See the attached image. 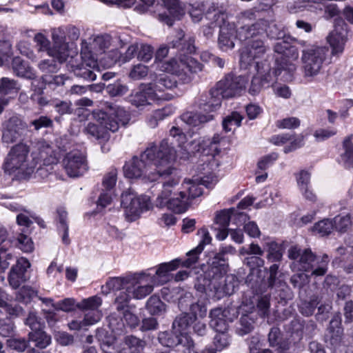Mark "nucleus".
<instances>
[{"mask_svg": "<svg viewBox=\"0 0 353 353\" xmlns=\"http://www.w3.org/2000/svg\"><path fill=\"white\" fill-rule=\"evenodd\" d=\"M29 340L35 343V345L40 348H46L51 343V337L43 330L32 331L28 334Z\"/></svg>", "mask_w": 353, "mask_h": 353, "instance_id": "obj_36", "label": "nucleus"}, {"mask_svg": "<svg viewBox=\"0 0 353 353\" xmlns=\"http://www.w3.org/2000/svg\"><path fill=\"white\" fill-rule=\"evenodd\" d=\"M151 101H156V100L151 92L150 85L147 84H141L139 90L130 97L131 103L137 107L150 104Z\"/></svg>", "mask_w": 353, "mask_h": 353, "instance_id": "obj_29", "label": "nucleus"}, {"mask_svg": "<svg viewBox=\"0 0 353 353\" xmlns=\"http://www.w3.org/2000/svg\"><path fill=\"white\" fill-rule=\"evenodd\" d=\"M244 88V79L242 77L228 74L209 92L200 95L197 101L198 106L205 112H214L221 106V99L239 96Z\"/></svg>", "mask_w": 353, "mask_h": 353, "instance_id": "obj_2", "label": "nucleus"}, {"mask_svg": "<svg viewBox=\"0 0 353 353\" xmlns=\"http://www.w3.org/2000/svg\"><path fill=\"white\" fill-rule=\"evenodd\" d=\"M17 241L20 249L24 252H31L33 250V242L28 236L23 233H20L17 237Z\"/></svg>", "mask_w": 353, "mask_h": 353, "instance_id": "obj_62", "label": "nucleus"}, {"mask_svg": "<svg viewBox=\"0 0 353 353\" xmlns=\"http://www.w3.org/2000/svg\"><path fill=\"white\" fill-rule=\"evenodd\" d=\"M236 214H237V212L234 208L221 210L216 214L215 223L221 228H228L230 221Z\"/></svg>", "mask_w": 353, "mask_h": 353, "instance_id": "obj_43", "label": "nucleus"}, {"mask_svg": "<svg viewBox=\"0 0 353 353\" xmlns=\"http://www.w3.org/2000/svg\"><path fill=\"white\" fill-rule=\"evenodd\" d=\"M243 117L238 112H232L230 115L227 116L223 121V129L225 132L232 130V127H239Z\"/></svg>", "mask_w": 353, "mask_h": 353, "instance_id": "obj_41", "label": "nucleus"}, {"mask_svg": "<svg viewBox=\"0 0 353 353\" xmlns=\"http://www.w3.org/2000/svg\"><path fill=\"white\" fill-rule=\"evenodd\" d=\"M153 48L147 44H141L139 46V50L137 51L138 59L148 62L150 61L153 56Z\"/></svg>", "mask_w": 353, "mask_h": 353, "instance_id": "obj_61", "label": "nucleus"}, {"mask_svg": "<svg viewBox=\"0 0 353 353\" xmlns=\"http://www.w3.org/2000/svg\"><path fill=\"white\" fill-rule=\"evenodd\" d=\"M124 344L130 353H141L145 346V342L134 336H127L124 339Z\"/></svg>", "mask_w": 353, "mask_h": 353, "instance_id": "obj_39", "label": "nucleus"}, {"mask_svg": "<svg viewBox=\"0 0 353 353\" xmlns=\"http://www.w3.org/2000/svg\"><path fill=\"white\" fill-rule=\"evenodd\" d=\"M194 37H188L187 39L185 37V33L182 30H177L174 37H170V41L168 43L169 47L172 48H177L185 54H192L196 50L194 46Z\"/></svg>", "mask_w": 353, "mask_h": 353, "instance_id": "obj_21", "label": "nucleus"}, {"mask_svg": "<svg viewBox=\"0 0 353 353\" xmlns=\"http://www.w3.org/2000/svg\"><path fill=\"white\" fill-rule=\"evenodd\" d=\"M198 234L201 235V240L196 248L192 250L187 254L188 258L183 260L182 265L183 267L191 268L194 266L199 260V255L203 250L204 246L211 243L212 237L206 228H201L198 230Z\"/></svg>", "mask_w": 353, "mask_h": 353, "instance_id": "obj_19", "label": "nucleus"}, {"mask_svg": "<svg viewBox=\"0 0 353 353\" xmlns=\"http://www.w3.org/2000/svg\"><path fill=\"white\" fill-rule=\"evenodd\" d=\"M131 119L130 114L124 108L107 103L105 110L97 114L98 123H89L85 132L97 139H106L108 132H117L120 127H125Z\"/></svg>", "mask_w": 353, "mask_h": 353, "instance_id": "obj_3", "label": "nucleus"}, {"mask_svg": "<svg viewBox=\"0 0 353 353\" xmlns=\"http://www.w3.org/2000/svg\"><path fill=\"white\" fill-rule=\"evenodd\" d=\"M11 66L13 72L18 77L33 79L36 75L28 63L19 57L13 58Z\"/></svg>", "mask_w": 353, "mask_h": 353, "instance_id": "obj_30", "label": "nucleus"}, {"mask_svg": "<svg viewBox=\"0 0 353 353\" xmlns=\"http://www.w3.org/2000/svg\"><path fill=\"white\" fill-rule=\"evenodd\" d=\"M263 26H265L263 19H259L252 25L241 26L236 30V37L239 40L244 41L255 40L256 37L263 34Z\"/></svg>", "mask_w": 353, "mask_h": 353, "instance_id": "obj_24", "label": "nucleus"}, {"mask_svg": "<svg viewBox=\"0 0 353 353\" xmlns=\"http://www.w3.org/2000/svg\"><path fill=\"white\" fill-rule=\"evenodd\" d=\"M352 136H349L343 141V146L345 152L342 154V159L347 168L353 167V143Z\"/></svg>", "mask_w": 353, "mask_h": 353, "instance_id": "obj_42", "label": "nucleus"}, {"mask_svg": "<svg viewBox=\"0 0 353 353\" xmlns=\"http://www.w3.org/2000/svg\"><path fill=\"white\" fill-rule=\"evenodd\" d=\"M52 38L53 46L50 48V41L42 33H37L34 37V41L36 43L38 50L47 52L51 57L57 58L60 63L68 60L70 56L68 44L65 41L62 36H59L56 32H52Z\"/></svg>", "mask_w": 353, "mask_h": 353, "instance_id": "obj_8", "label": "nucleus"}, {"mask_svg": "<svg viewBox=\"0 0 353 353\" xmlns=\"http://www.w3.org/2000/svg\"><path fill=\"white\" fill-rule=\"evenodd\" d=\"M263 22L265 23V26H263V34L265 33L268 37L279 39L283 37V32L274 21L263 19Z\"/></svg>", "mask_w": 353, "mask_h": 353, "instance_id": "obj_38", "label": "nucleus"}, {"mask_svg": "<svg viewBox=\"0 0 353 353\" xmlns=\"http://www.w3.org/2000/svg\"><path fill=\"white\" fill-rule=\"evenodd\" d=\"M301 121L296 117H287L276 121V126L280 129H295L300 126Z\"/></svg>", "mask_w": 353, "mask_h": 353, "instance_id": "obj_53", "label": "nucleus"}, {"mask_svg": "<svg viewBox=\"0 0 353 353\" xmlns=\"http://www.w3.org/2000/svg\"><path fill=\"white\" fill-rule=\"evenodd\" d=\"M26 125L17 117H11L6 123L2 139L6 143H13L19 139Z\"/></svg>", "mask_w": 353, "mask_h": 353, "instance_id": "obj_18", "label": "nucleus"}, {"mask_svg": "<svg viewBox=\"0 0 353 353\" xmlns=\"http://www.w3.org/2000/svg\"><path fill=\"white\" fill-rule=\"evenodd\" d=\"M69 57H70V59L68 61V67L74 72L76 76L88 81H94L96 79V74L93 72V70L97 68L96 60L94 59L83 60L79 63V58L81 57L77 54L72 55L70 53Z\"/></svg>", "mask_w": 353, "mask_h": 353, "instance_id": "obj_13", "label": "nucleus"}, {"mask_svg": "<svg viewBox=\"0 0 353 353\" xmlns=\"http://www.w3.org/2000/svg\"><path fill=\"white\" fill-rule=\"evenodd\" d=\"M244 263L250 268L251 274L248 276V279L252 280L250 278L252 274L254 273L259 274L260 272L259 268L263 265L264 261L259 256H251L245 259Z\"/></svg>", "mask_w": 353, "mask_h": 353, "instance_id": "obj_47", "label": "nucleus"}, {"mask_svg": "<svg viewBox=\"0 0 353 353\" xmlns=\"http://www.w3.org/2000/svg\"><path fill=\"white\" fill-rule=\"evenodd\" d=\"M8 346L19 352L24 351L28 345V341L23 338H12L7 341Z\"/></svg>", "mask_w": 353, "mask_h": 353, "instance_id": "obj_64", "label": "nucleus"}, {"mask_svg": "<svg viewBox=\"0 0 353 353\" xmlns=\"http://www.w3.org/2000/svg\"><path fill=\"white\" fill-rule=\"evenodd\" d=\"M165 180L163 182V190L157 198L156 205L159 208L167 207L168 209L176 214L185 212L191 204L186 192L181 191L174 197L170 198L172 194L170 188L178 184L180 180L179 176L176 174V170Z\"/></svg>", "mask_w": 353, "mask_h": 353, "instance_id": "obj_6", "label": "nucleus"}, {"mask_svg": "<svg viewBox=\"0 0 353 353\" xmlns=\"http://www.w3.org/2000/svg\"><path fill=\"white\" fill-rule=\"evenodd\" d=\"M117 180V170L112 168L107 172L103 179L102 185L106 190H112L116 185Z\"/></svg>", "mask_w": 353, "mask_h": 353, "instance_id": "obj_55", "label": "nucleus"}, {"mask_svg": "<svg viewBox=\"0 0 353 353\" xmlns=\"http://www.w3.org/2000/svg\"><path fill=\"white\" fill-rule=\"evenodd\" d=\"M288 257L294 260L291 265L294 271L311 272L315 276H323L327 271L330 259L327 254L316 256L310 249L294 246L288 250Z\"/></svg>", "mask_w": 353, "mask_h": 353, "instance_id": "obj_4", "label": "nucleus"}, {"mask_svg": "<svg viewBox=\"0 0 353 353\" xmlns=\"http://www.w3.org/2000/svg\"><path fill=\"white\" fill-rule=\"evenodd\" d=\"M176 159V150L167 140H163L159 145L150 143L140 158L134 157L125 163L124 175L129 179H137L145 174L150 181L159 178L166 179L176 171L174 167Z\"/></svg>", "mask_w": 353, "mask_h": 353, "instance_id": "obj_1", "label": "nucleus"}, {"mask_svg": "<svg viewBox=\"0 0 353 353\" xmlns=\"http://www.w3.org/2000/svg\"><path fill=\"white\" fill-rule=\"evenodd\" d=\"M299 58V52L295 46L290 45L287 52L285 53L283 57H281V60L279 58L276 59V63L283 70L292 73L296 70V64L294 63L297 61Z\"/></svg>", "mask_w": 353, "mask_h": 353, "instance_id": "obj_28", "label": "nucleus"}, {"mask_svg": "<svg viewBox=\"0 0 353 353\" xmlns=\"http://www.w3.org/2000/svg\"><path fill=\"white\" fill-rule=\"evenodd\" d=\"M146 308L152 315H160L165 311V304L157 296L150 297L146 303Z\"/></svg>", "mask_w": 353, "mask_h": 353, "instance_id": "obj_37", "label": "nucleus"}, {"mask_svg": "<svg viewBox=\"0 0 353 353\" xmlns=\"http://www.w3.org/2000/svg\"><path fill=\"white\" fill-rule=\"evenodd\" d=\"M30 157L35 163V168L39 163H57L59 156L52 146L43 139L32 143Z\"/></svg>", "mask_w": 353, "mask_h": 353, "instance_id": "obj_11", "label": "nucleus"}, {"mask_svg": "<svg viewBox=\"0 0 353 353\" xmlns=\"http://www.w3.org/2000/svg\"><path fill=\"white\" fill-rule=\"evenodd\" d=\"M341 321L339 315L333 316L327 329L328 333L326 335L325 342L336 351L341 345L343 328L341 326Z\"/></svg>", "mask_w": 353, "mask_h": 353, "instance_id": "obj_20", "label": "nucleus"}, {"mask_svg": "<svg viewBox=\"0 0 353 353\" xmlns=\"http://www.w3.org/2000/svg\"><path fill=\"white\" fill-rule=\"evenodd\" d=\"M256 64L257 68V74L252 78L250 88V92L252 94H256V93L259 92L263 88H265V85H263V82H261V78L260 77L259 61H256Z\"/></svg>", "mask_w": 353, "mask_h": 353, "instance_id": "obj_56", "label": "nucleus"}, {"mask_svg": "<svg viewBox=\"0 0 353 353\" xmlns=\"http://www.w3.org/2000/svg\"><path fill=\"white\" fill-rule=\"evenodd\" d=\"M30 266V263L26 259L22 257L17 260L16 265L11 268L8 276V282L12 288H18L21 283L28 280L26 273Z\"/></svg>", "mask_w": 353, "mask_h": 353, "instance_id": "obj_17", "label": "nucleus"}, {"mask_svg": "<svg viewBox=\"0 0 353 353\" xmlns=\"http://www.w3.org/2000/svg\"><path fill=\"white\" fill-rule=\"evenodd\" d=\"M31 149L26 143L21 142L13 145L3 163L6 172L10 174L18 171L19 173L30 175L34 172L35 163L30 159Z\"/></svg>", "mask_w": 353, "mask_h": 353, "instance_id": "obj_7", "label": "nucleus"}, {"mask_svg": "<svg viewBox=\"0 0 353 353\" xmlns=\"http://www.w3.org/2000/svg\"><path fill=\"white\" fill-rule=\"evenodd\" d=\"M102 303V300L99 296H93L82 300L78 303V307L84 311H95L99 310V307Z\"/></svg>", "mask_w": 353, "mask_h": 353, "instance_id": "obj_44", "label": "nucleus"}, {"mask_svg": "<svg viewBox=\"0 0 353 353\" xmlns=\"http://www.w3.org/2000/svg\"><path fill=\"white\" fill-rule=\"evenodd\" d=\"M236 34L234 25L232 23H223L220 28L219 45L224 50L232 48L234 46V39Z\"/></svg>", "mask_w": 353, "mask_h": 353, "instance_id": "obj_25", "label": "nucleus"}, {"mask_svg": "<svg viewBox=\"0 0 353 353\" xmlns=\"http://www.w3.org/2000/svg\"><path fill=\"white\" fill-rule=\"evenodd\" d=\"M297 185L299 189L311 185V173L305 170H301L295 174Z\"/></svg>", "mask_w": 353, "mask_h": 353, "instance_id": "obj_59", "label": "nucleus"}, {"mask_svg": "<svg viewBox=\"0 0 353 353\" xmlns=\"http://www.w3.org/2000/svg\"><path fill=\"white\" fill-rule=\"evenodd\" d=\"M268 47L261 39H256L251 41V43L241 53V61L245 64L250 65L253 61L263 58Z\"/></svg>", "mask_w": 353, "mask_h": 353, "instance_id": "obj_16", "label": "nucleus"}, {"mask_svg": "<svg viewBox=\"0 0 353 353\" xmlns=\"http://www.w3.org/2000/svg\"><path fill=\"white\" fill-rule=\"evenodd\" d=\"M334 228L333 221L330 219L322 220L315 224L314 227V231L320 234L321 236H325L330 234Z\"/></svg>", "mask_w": 353, "mask_h": 353, "instance_id": "obj_52", "label": "nucleus"}, {"mask_svg": "<svg viewBox=\"0 0 353 353\" xmlns=\"http://www.w3.org/2000/svg\"><path fill=\"white\" fill-rule=\"evenodd\" d=\"M270 291L268 293L264 294H261L258 297L256 309L259 314L261 317L268 316L270 314V297L272 294H274L278 290H269Z\"/></svg>", "mask_w": 353, "mask_h": 353, "instance_id": "obj_34", "label": "nucleus"}, {"mask_svg": "<svg viewBox=\"0 0 353 353\" xmlns=\"http://www.w3.org/2000/svg\"><path fill=\"white\" fill-rule=\"evenodd\" d=\"M254 321L248 315L241 317L240 327H238V332L241 335H245L250 333L254 328Z\"/></svg>", "mask_w": 353, "mask_h": 353, "instance_id": "obj_58", "label": "nucleus"}, {"mask_svg": "<svg viewBox=\"0 0 353 353\" xmlns=\"http://www.w3.org/2000/svg\"><path fill=\"white\" fill-rule=\"evenodd\" d=\"M37 290L32 287L23 285L17 292L16 298L19 301L28 303L33 297L37 296Z\"/></svg>", "mask_w": 353, "mask_h": 353, "instance_id": "obj_49", "label": "nucleus"}, {"mask_svg": "<svg viewBox=\"0 0 353 353\" xmlns=\"http://www.w3.org/2000/svg\"><path fill=\"white\" fill-rule=\"evenodd\" d=\"M133 298L131 293L128 292L126 290H123L117 295L115 300V304L117 305V310L121 311L128 307L129 301Z\"/></svg>", "mask_w": 353, "mask_h": 353, "instance_id": "obj_51", "label": "nucleus"}, {"mask_svg": "<svg viewBox=\"0 0 353 353\" xmlns=\"http://www.w3.org/2000/svg\"><path fill=\"white\" fill-rule=\"evenodd\" d=\"M12 55V44L6 40L0 41V66Z\"/></svg>", "mask_w": 353, "mask_h": 353, "instance_id": "obj_57", "label": "nucleus"}, {"mask_svg": "<svg viewBox=\"0 0 353 353\" xmlns=\"http://www.w3.org/2000/svg\"><path fill=\"white\" fill-rule=\"evenodd\" d=\"M210 316L211 318L210 325L217 333H223L228 330V324L223 318L221 309L216 308L212 310Z\"/></svg>", "mask_w": 353, "mask_h": 353, "instance_id": "obj_31", "label": "nucleus"}, {"mask_svg": "<svg viewBox=\"0 0 353 353\" xmlns=\"http://www.w3.org/2000/svg\"><path fill=\"white\" fill-rule=\"evenodd\" d=\"M147 85H150L151 92L156 101H169L173 98V95L166 92L168 89L157 79L153 83H148Z\"/></svg>", "mask_w": 353, "mask_h": 353, "instance_id": "obj_33", "label": "nucleus"}, {"mask_svg": "<svg viewBox=\"0 0 353 353\" xmlns=\"http://www.w3.org/2000/svg\"><path fill=\"white\" fill-rule=\"evenodd\" d=\"M191 318L188 315L185 314L176 318L172 323L173 328L176 332L181 333L189 325ZM161 342L165 346L173 347L177 345H183L186 347L187 353H197L194 351V344L192 339L188 335L181 334L176 336L168 333H163L159 337Z\"/></svg>", "mask_w": 353, "mask_h": 353, "instance_id": "obj_9", "label": "nucleus"}, {"mask_svg": "<svg viewBox=\"0 0 353 353\" xmlns=\"http://www.w3.org/2000/svg\"><path fill=\"white\" fill-rule=\"evenodd\" d=\"M226 253V248H223L209 259V271L212 274L213 278L222 277L227 272L228 264L225 258Z\"/></svg>", "mask_w": 353, "mask_h": 353, "instance_id": "obj_23", "label": "nucleus"}, {"mask_svg": "<svg viewBox=\"0 0 353 353\" xmlns=\"http://www.w3.org/2000/svg\"><path fill=\"white\" fill-rule=\"evenodd\" d=\"M346 24L342 19L336 20L334 29L327 37L332 52L336 55L343 52L346 42Z\"/></svg>", "mask_w": 353, "mask_h": 353, "instance_id": "obj_15", "label": "nucleus"}, {"mask_svg": "<svg viewBox=\"0 0 353 353\" xmlns=\"http://www.w3.org/2000/svg\"><path fill=\"white\" fill-rule=\"evenodd\" d=\"M183 188L187 194V197L192 202V201L200 196L203 194L202 188L200 187L201 184L199 183L198 179L196 181L191 179H185L183 184Z\"/></svg>", "mask_w": 353, "mask_h": 353, "instance_id": "obj_35", "label": "nucleus"}, {"mask_svg": "<svg viewBox=\"0 0 353 353\" xmlns=\"http://www.w3.org/2000/svg\"><path fill=\"white\" fill-rule=\"evenodd\" d=\"M59 64H61L57 58L44 59L39 62L38 67L43 72H56L59 70Z\"/></svg>", "mask_w": 353, "mask_h": 353, "instance_id": "obj_50", "label": "nucleus"}, {"mask_svg": "<svg viewBox=\"0 0 353 353\" xmlns=\"http://www.w3.org/2000/svg\"><path fill=\"white\" fill-rule=\"evenodd\" d=\"M57 163H39L35 168L36 176L41 179L46 178L50 174H51L54 169V165Z\"/></svg>", "mask_w": 353, "mask_h": 353, "instance_id": "obj_60", "label": "nucleus"}, {"mask_svg": "<svg viewBox=\"0 0 353 353\" xmlns=\"http://www.w3.org/2000/svg\"><path fill=\"white\" fill-rule=\"evenodd\" d=\"M168 54L167 47H161L156 52L155 61L160 70L175 74L180 77L184 83L192 80V75L202 70V65L192 57H185L177 60L172 59L163 61Z\"/></svg>", "mask_w": 353, "mask_h": 353, "instance_id": "obj_5", "label": "nucleus"}, {"mask_svg": "<svg viewBox=\"0 0 353 353\" xmlns=\"http://www.w3.org/2000/svg\"><path fill=\"white\" fill-rule=\"evenodd\" d=\"M282 70H283L279 65L273 70L270 68L268 64L265 65V68H260V77L263 85L265 88H268L276 81V77L281 74Z\"/></svg>", "mask_w": 353, "mask_h": 353, "instance_id": "obj_32", "label": "nucleus"}, {"mask_svg": "<svg viewBox=\"0 0 353 353\" xmlns=\"http://www.w3.org/2000/svg\"><path fill=\"white\" fill-rule=\"evenodd\" d=\"M62 164L68 175L71 177L82 176L88 170L85 157L78 150L67 153Z\"/></svg>", "mask_w": 353, "mask_h": 353, "instance_id": "obj_12", "label": "nucleus"}, {"mask_svg": "<svg viewBox=\"0 0 353 353\" xmlns=\"http://www.w3.org/2000/svg\"><path fill=\"white\" fill-rule=\"evenodd\" d=\"M168 13L159 14L160 19L172 26L175 19H179L184 14L179 0H161Z\"/></svg>", "mask_w": 353, "mask_h": 353, "instance_id": "obj_22", "label": "nucleus"}, {"mask_svg": "<svg viewBox=\"0 0 353 353\" xmlns=\"http://www.w3.org/2000/svg\"><path fill=\"white\" fill-rule=\"evenodd\" d=\"M131 281V276L126 278H113L110 279L106 285L110 290H119V292L126 290L128 285Z\"/></svg>", "mask_w": 353, "mask_h": 353, "instance_id": "obj_48", "label": "nucleus"}, {"mask_svg": "<svg viewBox=\"0 0 353 353\" xmlns=\"http://www.w3.org/2000/svg\"><path fill=\"white\" fill-rule=\"evenodd\" d=\"M183 261L181 259H175L169 263H163L160 264L155 272V276L159 279V283L163 284L169 281L172 278V275L171 272L176 270L180 265H182Z\"/></svg>", "mask_w": 353, "mask_h": 353, "instance_id": "obj_27", "label": "nucleus"}, {"mask_svg": "<svg viewBox=\"0 0 353 353\" xmlns=\"http://www.w3.org/2000/svg\"><path fill=\"white\" fill-rule=\"evenodd\" d=\"M153 278L145 274H137L131 276L127 291L131 293L134 299H141L150 294L153 290V285L148 283Z\"/></svg>", "mask_w": 353, "mask_h": 353, "instance_id": "obj_14", "label": "nucleus"}, {"mask_svg": "<svg viewBox=\"0 0 353 353\" xmlns=\"http://www.w3.org/2000/svg\"><path fill=\"white\" fill-rule=\"evenodd\" d=\"M279 264L274 263L269 268L270 275L268 278V288L269 290H278L279 296L281 299H284L285 289L287 288L285 282L279 279Z\"/></svg>", "mask_w": 353, "mask_h": 353, "instance_id": "obj_26", "label": "nucleus"}, {"mask_svg": "<svg viewBox=\"0 0 353 353\" xmlns=\"http://www.w3.org/2000/svg\"><path fill=\"white\" fill-rule=\"evenodd\" d=\"M283 253L280 246L275 242L268 243V259L271 262H279L282 259Z\"/></svg>", "mask_w": 353, "mask_h": 353, "instance_id": "obj_54", "label": "nucleus"}, {"mask_svg": "<svg viewBox=\"0 0 353 353\" xmlns=\"http://www.w3.org/2000/svg\"><path fill=\"white\" fill-rule=\"evenodd\" d=\"M19 90V85L17 81L8 77L0 79V94L6 95L17 94Z\"/></svg>", "mask_w": 353, "mask_h": 353, "instance_id": "obj_40", "label": "nucleus"}, {"mask_svg": "<svg viewBox=\"0 0 353 353\" xmlns=\"http://www.w3.org/2000/svg\"><path fill=\"white\" fill-rule=\"evenodd\" d=\"M334 229L341 233L346 232L352 226V223L350 215H338L333 219Z\"/></svg>", "mask_w": 353, "mask_h": 353, "instance_id": "obj_45", "label": "nucleus"}, {"mask_svg": "<svg viewBox=\"0 0 353 353\" xmlns=\"http://www.w3.org/2000/svg\"><path fill=\"white\" fill-rule=\"evenodd\" d=\"M327 49L323 47L312 46L303 51L302 61L305 76L316 75L325 59Z\"/></svg>", "mask_w": 353, "mask_h": 353, "instance_id": "obj_10", "label": "nucleus"}, {"mask_svg": "<svg viewBox=\"0 0 353 353\" xmlns=\"http://www.w3.org/2000/svg\"><path fill=\"white\" fill-rule=\"evenodd\" d=\"M341 265L347 274L353 273V248L342 256Z\"/></svg>", "mask_w": 353, "mask_h": 353, "instance_id": "obj_63", "label": "nucleus"}, {"mask_svg": "<svg viewBox=\"0 0 353 353\" xmlns=\"http://www.w3.org/2000/svg\"><path fill=\"white\" fill-rule=\"evenodd\" d=\"M182 119L190 125L196 126L200 123H206L212 120V116L196 114L190 112L183 114Z\"/></svg>", "mask_w": 353, "mask_h": 353, "instance_id": "obj_46", "label": "nucleus"}]
</instances>
